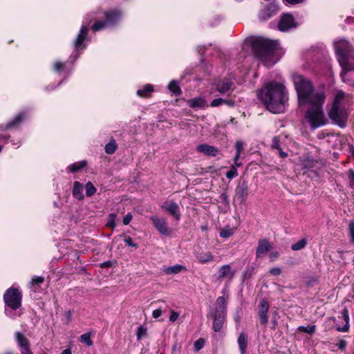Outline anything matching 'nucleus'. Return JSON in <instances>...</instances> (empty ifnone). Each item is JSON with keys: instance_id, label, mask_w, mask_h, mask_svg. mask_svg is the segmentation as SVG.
I'll use <instances>...</instances> for the list:
<instances>
[{"instance_id": "5701e85b", "label": "nucleus", "mask_w": 354, "mask_h": 354, "mask_svg": "<svg viewBox=\"0 0 354 354\" xmlns=\"http://www.w3.org/2000/svg\"><path fill=\"white\" fill-rule=\"evenodd\" d=\"M16 339L18 345L20 347V350L24 348H29L30 346L29 340L20 332L15 333Z\"/></svg>"}, {"instance_id": "c756f323", "label": "nucleus", "mask_w": 354, "mask_h": 354, "mask_svg": "<svg viewBox=\"0 0 354 354\" xmlns=\"http://www.w3.org/2000/svg\"><path fill=\"white\" fill-rule=\"evenodd\" d=\"M168 88L176 95H179L181 93L178 83L177 81L172 80L168 85Z\"/></svg>"}, {"instance_id": "a878e982", "label": "nucleus", "mask_w": 354, "mask_h": 354, "mask_svg": "<svg viewBox=\"0 0 354 354\" xmlns=\"http://www.w3.org/2000/svg\"><path fill=\"white\" fill-rule=\"evenodd\" d=\"M238 344L241 354H245L248 345V337L244 333H241L238 338Z\"/></svg>"}, {"instance_id": "c03bdc74", "label": "nucleus", "mask_w": 354, "mask_h": 354, "mask_svg": "<svg viewBox=\"0 0 354 354\" xmlns=\"http://www.w3.org/2000/svg\"><path fill=\"white\" fill-rule=\"evenodd\" d=\"M243 144L241 141H237L235 144L236 152V159H239L241 155V153L243 150Z\"/></svg>"}, {"instance_id": "09e8293b", "label": "nucleus", "mask_w": 354, "mask_h": 354, "mask_svg": "<svg viewBox=\"0 0 354 354\" xmlns=\"http://www.w3.org/2000/svg\"><path fill=\"white\" fill-rule=\"evenodd\" d=\"M348 176L349 178L350 186L352 189H354V171L351 169L349 170Z\"/></svg>"}, {"instance_id": "412c9836", "label": "nucleus", "mask_w": 354, "mask_h": 354, "mask_svg": "<svg viewBox=\"0 0 354 354\" xmlns=\"http://www.w3.org/2000/svg\"><path fill=\"white\" fill-rule=\"evenodd\" d=\"M72 193L76 199L82 200L84 198L83 187L80 182L75 181L74 183Z\"/></svg>"}, {"instance_id": "37998d69", "label": "nucleus", "mask_w": 354, "mask_h": 354, "mask_svg": "<svg viewBox=\"0 0 354 354\" xmlns=\"http://www.w3.org/2000/svg\"><path fill=\"white\" fill-rule=\"evenodd\" d=\"M271 147L274 149H280V138L274 136L272 140Z\"/></svg>"}, {"instance_id": "e433bc0d", "label": "nucleus", "mask_w": 354, "mask_h": 354, "mask_svg": "<svg viewBox=\"0 0 354 354\" xmlns=\"http://www.w3.org/2000/svg\"><path fill=\"white\" fill-rule=\"evenodd\" d=\"M107 25L106 21H96L91 27V29L96 32L102 30Z\"/></svg>"}, {"instance_id": "4d7b16f0", "label": "nucleus", "mask_w": 354, "mask_h": 354, "mask_svg": "<svg viewBox=\"0 0 354 354\" xmlns=\"http://www.w3.org/2000/svg\"><path fill=\"white\" fill-rule=\"evenodd\" d=\"M178 316H179L178 313H176L174 311H171V315L169 316V321L175 322L178 319Z\"/></svg>"}, {"instance_id": "ea45409f", "label": "nucleus", "mask_w": 354, "mask_h": 354, "mask_svg": "<svg viewBox=\"0 0 354 354\" xmlns=\"http://www.w3.org/2000/svg\"><path fill=\"white\" fill-rule=\"evenodd\" d=\"M115 218H116V214H115L111 213V214H109L106 225L108 227H110L113 228V229L115 228V226H116Z\"/></svg>"}, {"instance_id": "6ab92c4d", "label": "nucleus", "mask_w": 354, "mask_h": 354, "mask_svg": "<svg viewBox=\"0 0 354 354\" xmlns=\"http://www.w3.org/2000/svg\"><path fill=\"white\" fill-rule=\"evenodd\" d=\"M196 258L201 263H207L213 261L214 257L209 252H196Z\"/></svg>"}, {"instance_id": "a18cd8bd", "label": "nucleus", "mask_w": 354, "mask_h": 354, "mask_svg": "<svg viewBox=\"0 0 354 354\" xmlns=\"http://www.w3.org/2000/svg\"><path fill=\"white\" fill-rule=\"evenodd\" d=\"M204 346V340L199 339L194 342V348L196 351L201 350Z\"/></svg>"}, {"instance_id": "4be33fe9", "label": "nucleus", "mask_w": 354, "mask_h": 354, "mask_svg": "<svg viewBox=\"0 0 354 354\" xmlns=\"http://www.w3.org/2000/svg\"><path fill=\"white\" fill-rule=\"evenodd\" d=\"M24 118V114L19 113L12 120L9 122L6 125H1L0 127V129L1 130H7L12 127L17 126L23 120Z\"/></svg>"}, {"instance_id": "58836bf2", "label": "nucleus", "mask_w": 354, "mask_h": 354, "mask_svg": "<svg viewBox=\"0 0 354 354\" xmlns=\"http://www.w3.org/2000/svg\"><path fill=\"white\" fill-rule=\"evenodd\" d=\"M153 91V86L150 84H147L145 86V87L142 89H139L137 91V94L139 96L143 97L145 95H147L148 93Z\"/></svg>"}, {"instance_id": "de8ad7c7", "label": "nucleus", "mask_w": 354, "mask_h": 354, "mask_svg": "<svg viewBox=\"0 0 354 354\" xmlns=\"http://www.w3.org/2000/svg\"><path fill=\"white\" fill-rule=\"evenodd\" d=\"M146 334V329L142 326H139L137 330V338L138 339H141Z\"/></svg>"}, {"instance_id": "72a5a7b5", "label": "nucleus", "mask_w": 354, "mask_h": 354, "mask_svg": "<svg viewBox=\"0 0 354 354\" xmlns=\"http://www.w3.org/2000/svg\"><path fill=\"white\" fill-rule=\"evenodd\" d=\"M307 243V241L306 239H302L297 241V243H294L291 246V249L295 251L300 250L303 249Z\"/></svg>"}, {"instance_id": "2f4dec72", "label": "nucleus", "mask_w": 354, "mask_h": 354, "mask_svg": "<svg viewBox=\"0 0 354 354\" xmlns=\"http://www.w3.org/2000/svg\"><path fill=\"white\" fill-rule=\"evenodd\" d=\"M117 149V145L115 140L112 139L105 146V151L108 154H113Z\"/></svg>"}, {"instance_id": "603ef678", "label": "nucleus", "mask_w": 354, "mask_h": 354, "mask_svg": "<svg viewBox=\"0 0 354 354\" xmlns=\"http://www.w3.org/2000/svg\"><path fill=\"white\" fill-rule=\"evenodd\" d=\"M131 220H132V215L131 213H128L127 214H126L124 216L122 223L124 225H127L129 224V223L131 222Z\"/></svg>"}, {"instance_id": "2eb2a0df", "label": "nucleus", "mask_w": 354, "mask_h": 354, "mask_svg": "<svg viewBox=\"0 0 354 354\" xmlns=\"http://www.w3.org/2000/svg\"><path fill=\"white\" fill-rule=\"evenodd\" d=\"M107 25L113 26L122 17V12L118 10H111L104 13Z\"/></svg>"}, {"instance_id": "aec40b11", "label": "nucleus", "mask_w": 354, "mask_h": 354, "mask_svg": "<svg viewBox=\"0 0 354 354\" xmlns=\"http://www.w3.org/2000/svg\"><path fill=\"white\" fill-rule=\"evenodd\" d=\"M226 316L223 315H214V321H213V330L215 332L221 331L225 321Z\"/></svg>"}, {"instance_id": "052dcab7", "label": "nucleus", "mask_w": 354, "mask_h": 354, "mask_svg": "<svg viewBox=\"0 0 354 354\" xmlns=\"http://www.w3.org/2000/svg\"><path fill=\"white\" fill-rule=\"evenodd\" d=\"M278 151L279 155L281 158H285L288 156V153L282 150L280 147V149H277Z\"/></svg>"}, {"instance_id": "338daca9", "label": "nucleus", "mask_w": 354, "mask_h": 354, "mask_svg": "<svg viewBox=\"0 0 354 354\" xmlns=\"http://www.w3.org/2000/svg\"><path fill=\"white\" fill-rule=\"evenodd\" d=\"M221 197L222 198V199L223 200V201L226 203H228V198H227V196L226 194L223 193L221 195Z\"/></svg>"}, {"instance_id": "393cba45", "label": "nucleus", "mask_w": 354, "mask_h": 354, "mask_svg": "<svg viewBox=\"0 0 354 354\" xmlns=\"http://www.w3.org/2000/svg\"><path fill=\"white\" fill-rule=\"evenodd\" d=\"M205 100L202 97H195L188 100V105L192 108H203L205 106Z\"/></svg>"}, {"instance_id": "6e6d98bb", "label": "nucleus", "mask_w": 354, "mask_h": 354, "mask_svg": "<svg viewBox=\"0 0 354 354\" xmlns=\"http://www.w3.org/2000/svg\"><path fill=\"white\" fill-rule=\"evenodd\" d=\"M64 64L60 62H56L54 65V70L55 71H59L64 68Z\"/></svg>"}, {"instance_id": "13d9d810", "label": "nucleus", "mask_w": 354, "mask_h": 354, "mask_svg": "<svg viewBox=\"0 0 354 354\" xmlns=\"http://www.w3.org/2000/svg\"><path fill=\"white\" fill-rule=\"evenodd\" d=\"M161 315H162L161 309H156V310H153L152 313L153 317L155 319L160 317L161 316Z\"/></svg>"}, {"instance_id": "7ed1b4c3", "label": "nucleus", "mask_w": 354, "mask_h": 354, "mask_svg": "<svg viewBox=\"0 0 354 354\" xmlns=\"http://www.w3.org/2000/svg\"><path fill=\"white\" fill-rule=\"evenodd\" d=\"M251 44L255 56L266 66H271L278 61L276 55L279 46L277 41L259 37L252 39Z\"/></svg>"}, {"instance_id": "f03ea898", "label": "nucleus", "mask_w": 354, "mask_h": 354, "mask_svg": "<svg viewBox=\"0 0 354 354\" xmlns=\"http://www.w3.org/2000/svg\"><path fill=\"white\" fill-rule=\"evenodd\" d=\"M259 99L267 109L273 113H283L288 102L284 86L277 82H270L258 93Z\"/></svg>"}, {"instance_id": "9d476101", "label": "nucleus", "mask_w": 354, "mask_h": 354, "mask_svg": "<svg viewBox=\"0 0 354 354\" xmlns=\"http://www.w3.org/2000/svg\"><path fill=\"white\" fill-rule=\"evenodd\" d=\"M269 303L264 299L259 301L258 308V315L262 325L266 326L268 322V312L269 310Z\"/></svg>"}, {"instance_id": "49530a36", "label": "nucleus", "mask_w": 354, "mask_h": 354, "mask_svg": "<svg viewBox=\"0 0 354 354\" xmlns=\"http://www.w3.org/2000/svg\"><path fill=\"white\" fill-rule=\"evenodd\" d=\"M223 104V98H216V99H214L212 102H211V106L212 107H216V106H218L221 104Z\"/></svg>"}, {"instance_id": "dca6fc26", "label": "nucleus", "mask_w": 354, "mask_h": 354, "mask_svg": "<svg viewBox=\"0 0 354 354\" xmlns=\"http://www.w3.org/2000/svg\"><path fill=\"white\" fill-rule=\"evenodd\" d=\"M232 86L233 82L227 79L219 80L214 84L215 90L220 93H227L231 89Z\"/></svg>"}, {"instance_id": "f3484780", "label": "nucleus", "mask_w": 354, "mask_h": 354, "mask_svg": "<svg viewBox=\"0 0 354 354\" xmlns=\"http://www.w3.org/2000/svg\"><path fill=\"white\" fill-rule=\"evenodd\" d=\"M236 272L232 270L230 265L222 266L218 270V279H221L223 278L227 277L230 280H232L235 275Z\"/></svg>"}, {"instance_id": "79ce46f5", "label": "nucleus", "mask_w": 354, "mask_h": 354, "mask_svg": "<svg viewBox=\"0 0 354 354\" xmlns=\"http://www.w3.org/2000/svg\"><path fill=\"white\" fill-rule=\"evenodd\" d=\"M226 177L229 179H232L238 176V171L234 167H232L230 170L227 171L225 174Z\"/></svg>"}, {"instance_id": "f704fd0d", "label": "nucleus", "mask_w": 354, "mask_h": 354, "mask_svg": "<svg viewBox=\"0 0 354 354\" xmlns=\"http://www.w3.org/2000/svg\"><path fill=\"white\" fill-rule=\"evenodd\" d=\"M86 195L88 197L92 196L96 192V188L93 186V183L88 182L85 185Z\"/></svg>"}, {"instance_id": "0e129e2a", "label": "nucleus", "mask_w": 354, "mask_h": 354, "mask_svg": "<svg viewBox=\"0 0 354 354\" xmlns=\"http://www.w3.org/2000/svg\"><path fill=\"white\" fill-rule=\"evenodd\" d=\"M111 266H112V263L110 261H104V263H102L101 264L102 268H108V267H111Z\"/></svg>"}, {"instance_id": "680f3d73", "label": "nucleus", "mask_w": 354, "mask_h": 354, "mask_svg": "<svg viewBox=\"0 0 354 354\" xmlns=\"http://www.w3.org/2000/svg\"><path fill=\"white\" fill-rule=\"evenodd\" d=\"M21 354H33L29 348H24L20 350Z\"/></svg>"}, {"instance_id": "69168bd1", "label": "nucleus", "mask_w": 354, "mask_h": 354, "mask_svg": "<svg viewBox=\"0 0 354 354\" xmlns=\"http://www.w3.org/2000/svg\"><path fill=\"white\" fill-rule=\"evenodd\" d=\"M278 256H279V252H272L270 255L272 261H273L274 259L278 257Z\"/></svg>"}, {"instance_id": "b1692460", "label": "nucleus", "mask_w": 354, "mask_h": 354, "mask_svg": "<svg viewBox=\"0 0 354 354\" xmlns=\"http://www.w3.org/2000/svg\"><path fill=\"white\" fill-rule=\"evenodd\" d=\"M342 317L345 321L346 324L343 327H337V330L339 332H347L349 329V315L348 310L344 308L342 311Z\"/></svg>"}, {"instance_id": "20e7f679", "label": "nucleus", "mask_w": 354, "mask_h": 354, "mask_svg": "<svg viewBox=\"0 0 354 354\" xmlns=\"http://www.w3.org/2000/svg\"><path fill=\"white\" fill-rule=\"evenodd\" d=\"M335 48L337 55V59L342 68L341 76L344 82H346L347 72L354 69V49L350 44L341 39L335 43Z\"/></svg>"}, {"instance_id": "7c9ffc66", "label": "nucleus", "mask_w": 354, "mask_h": 354, "mask_svg": "<svg viewBox=\"0 0 354 354\" xmlns=\"http://www.w3.org/2000/svg\"><path fill=\"white\" fill-rule=\"evenodd\" d=\"M317 162L309 157L304 158L301 161V165L305 168H313L315 167Z\"/></svg>"}, {"instance_id": "3c124183", "label": "nucleus", "mask_w": 354, "mask_h": 354, "mask_svg": "<svg viewBox=\"0 0 354 354\" xmlns=\"http://www.w3.org/2000/svg\"><path fill=\"white\" fill-rule=\"evenodd\" d=\"M348 229L351 236V241L354 243V221H351L348 225Z\"/></svg>"}, {"instance_id": "ddd939ff", "label": "nucleus", "mask_w": 354, "mask_h": 354, "mask_svg": "<svg viewBox=\"0 0 354 354\" xmlns=\"http://www.w3.org/2000/svg\"><path fill=\"white\" fill-rule=\"evenodd\" d=\"M272 247L268 240L263 239L258 241V246L256 250L257 258L262 257L265 254L271 250Z\"/></svg>"}, {"instance_id": "e2e57ef3", "label": "nucleus", "mask_w": 354, "mask_h": 354, "mask_svg": "<svg viewBox=\"0 0 354 354\" xmlns=\"http://www.w3.org/2000/svg\"><path fill=\"white\" fill-rule=\"evenodd\" d=\"M286 2L290 4H297L303 2L304 0H285Z\"/></svg>"}, {"instance_id": "4468645a", "label": "nucleus", "mask_w": 354, "mask_h": 354, "mask_svg": "<svg viewBox=\"0 0 354 354\" xmlns=\"http://www.w3.org/2000/svg\"><path fill=\"white\" fill-rule=\"evenodd\" d=\"M197 151L208 156H216L218 153V149L207 144H201L196 147Z\"/></svg>"}, {"instance_id": "a211bd4d", "label": "nucleus", "mask_w": 354, "mask_h": 354, "mask_svg": "<svg viewBox=\"0 0 354 354\" xmlns=\"http://www.w3.org/2000/svg\"><path fill=\"white\" fill-rule=\"evenodd\" d=\"M88 33V26L82 25L74 44L76 48H80L83 41L85 40Z\"/></svg>"}, {"instance_id": "c9c22d12", "label": "nucleus", "mask_w": 354, "mask_h": 354, "mask_svg": "<svg viewBox=\"0 0 354 354\" xmlns=\"http://www.w3.org/2000/svg\"><path fill=\"white\" fill-rule=\"evenodd\" d=\"M234 230L230 227H224L221 232H220V236L222 238H229L234 234Z\"/></svg>"}, {"instance_id": "473e14b6", "label": "nucleus", "mask_w": 354, "mask_h": 354, "mask_svg": "<svg viewBox=\"0 0 354 354\" xmlns=\"http://www.w3.org/2000/svg\"><path fill=\"white\" fill-rule=\"evenodd\" d=\"M315 325H308L307 326H300L297 328L298 331L306 333L308 334H313L315 332Z\"/></svg>"}, {"instance_id": "4c0bfd02", "label": "nucleus", "mask_w": 354, "mask_h": 354, "mask_svg": "<svg viewBox=\"0 0 354 354\" xmlns=\"http://www.w3.org/2000/svg\"><path fill=\"white\" fill-rule=\"evenodd\" d=\"M44 281V278L41 276L39 277H34L32 278L31 284L34 287V291H37V286H39L43 283Z\"/></svg>"}, {"instance_id": "f257e3e1", "label": "nucleus", "mask_w": 354, "mask_h": 354, "mask_svg": "<svg viewBox=\"0 0 354 354\" xmlns=\"http://www.w3.org/2000/svg\"><path fill=\"white\" fill-rule=\"evenodd\" d=\"M292 82L297 93L299 105H308V109L305 119L312 129H315L327 123L323 112L325 94L322 91H317L309 80L302 75L293 74Z\"/></svg>"}, {"instance_id": "0eeeda50", "label": "nucleus", "mask_w": 354, "mask_h": 354, "mask_svg": "<svg viewBox=\"0 0 354 354\" xmlns=\"http://www.w3.org/2000/svg\"><path fill=\"white\" fill-rule=\"evenodd\" d=\"M297 26V24L295 21L294 17L289 13L283 14L278 23L279 30L283 32Z\"/></svg>"}, {"instance_id": "bb28decb", "label": "nucleus", "mask_w": 354, "mask_h": 354, "mask_svg": "<svg viewBox=\"0 0 354 354\" xmlns=\"http://www.w3.org/2000/svg\"><path fill=\"white\" fill-rule=\"evenodd\" d=\"M182 270H186V268L185 266L179 264L165 268L163 270L164 272L167 274H176Z\"/></svg>"}, {"instance_id": "39448f33", "label": "nucleus", "mask_w": 354, "mask_h": 354, "mask_svg": "<svg viewBox=\"0 0 354 354\" xmlns=\"http://www.w3.org/2000/svg\"><path fill=\"white\" fill-rule=\"evenodd\" d=\"M344 93L342 91L337 92L332 109L328 113L329 118L341 127L345 126L347 118V113L344 102Z\"/></svg>"}, {"instance_id": "774afa93", "label": "nucleus", "mask_w": 354, "mask_h": 354, "mask_svg": "<svg viewBox=\"0 0 354 354\" xmlns=\"http://www.w3.org/2000/svg\"><path fill=\"white\" fill-rule=\"evenodd\" d=\"M71 353H72V352L70 348H66L61 353V354H71Z\"/></svg>"}, {"instance_id": "6e6552de", "label": "nucleus", "mask_w": 354, "mask_h": 354, "mask_svg": "<svg viewBox=\"0 0 354 354\" xmlns=\"http://www.w3.org/2000/svg\"><path fill=\"white\" fill-rule=\"evenodd\" d=\"M150 219L152 221L153 224L156 229L162 235L168 236L171 233L166 219L164 218H158L155 216H151Z\"/></svg>"}, {"instance_id": "8fccbe9b", "label": "nucleus", "mask_w": 354, "mask_h": 354, "mask_svg": "<svg viewBox=\"0 0 354 354\" xmlns=\"http://www.w3.org/2000/svg\"><path fill=\"white\" fill-rule=\"evenodd\" d=\"M124 241L129 246L137 248L138 247L137 243H133L132 239L130 236H124Z\"/></svg>"}, {"instance_id": "5fc2aeb1", "label": "nucleus", "mask_w": 354, "mask_h": 354, "mask_svg": "<svg viewBox=\"0 0 354 354\" xmlns=\"http://www.w3.org/2000/svg\"><path fill=\"white\" fill-rule=\"evenodd\" d=\"M337 346L338 348L340 349V350H344L346 347V345H347V342L344 340V339H341L338 343H337Z\"/></svg>"}, {"instance_id": "1a4fd4ad", "label": "nucleus", "mask_w": 354, "mask_h": 354, "mask_svg": "<svg viewBox=\"0 0 354 354\" xmlns=\"http://www.w3.org/2000/svg\"><path fill=\"white\" fill-rule=\"evenodd\" d=\"M248 195L249 187L248 183L245 180L240 181L235 189L236 197L240 201L241 203H244Z\"/></svg>"}, {"instance_id": "9b49d317", "label": "nucleus", "mask_w": 354, "mask_h": 354, "mask_svg": "<svg viewBox=\"0 0 354 354\" xmlns=\"http://www.w3.org/2000/svg\"><path fill=\"white\" fill-rule=\"evenodd\" d=\"M161 207L167 212L170 215L174 216L176 220H179L180 214L179 212L178 205L174 201L165 202Z\"/></svg>"}, {"instance_id": "c85d7f7f", "label": "nucleus", "mask_w": 354, "mask_h": 354, "mask_svg": "<svg viewBox=\"0 0 354 354\" xmlns=\"http://www.w3.org/2000/svg\"><path fill=\"white\" fill-rule=\"evenodd\" d=\"M274 15L273 11L271 10L270 7H267L262 10L259 13V18L261 21H266L270 19Z\"/></svg>"}, {"instance_id": "f8f14e48", "label": "nucleus", "mask_w": 354, "mask_h": 354, "mask_svg": "<svg viewBox=\"0 0 354 354\" xmlns=\"http://www.w3.org/2000/svg\"><path fill=\"white\" fill-rule=\"evenodd\" d=\"M227 299L225 297H218L215 303V313L216 315L226 316L227 315Z\"/></svg>"}, {"instance_id": "a19ab883", "label": "nucleus", "mask_w": 354, "mask_h": 354, "mask_svg": "<svg viewBox=\"0 0 354 354\" xmlns=\"http://www.w3.org/2000/svg\"><path fill=\"white\" fill-rule=\"evenodd\" d=\"M80 341L85 343L87 346H91L93 345V342L91 339L89 333H84L80 336Z\"/></svg>"}, {"instance_id": "423d86ee", "label": "nucleus", "mask_w": 354, "mask_h": 354, "mask_svg": "<svg viewBox=\"0 0 354 354\" xmlns=\"http://www.w3.org/2000/svg\"><path fill=\"white\" fill-rule=\"evenodd\" d=\"M22 295L17 288H8L3 295L6 304L12 310L18 309L21 305Z\"/></svg>"}, {"instance_id": "cd10ccee", "label": "nucleus", "mask_w": 354, "mask_h": 354, "mask_svg": "<svg viewBox=\"0 0 354 354\" xmlns=\"http://www.w3.org/2000/svg\"><path fill=\"white\" fill-rule=\"evenodd\" d=\"M86 161L82 160L77 162H75L69 166V169L72 173H75L82 168L85 167L86 166Z\"/></svg>"}, {"instance_id": "bf43d9fd", "label": "nucleus", "mask_w": 354, "mask_h": 354, "mask_svg": "<svg viewBox=\"0 0 354 354\" xmlns=\"http://www.w3.org/2000/svg\"><path fill=\"white\" fill-rule=\"evenodd\" d=\"M223 104H227L229 106H234L235 102L233 100L223 99Z\"/></svg>"}, {"instance_id": "864d4df0", "label": "nucleus", "mask_w": 354, "mask_h": 354, "mask_svg": "<svg viewBox=\"0 0 354 354\" xmlns=\"http://www.w3.org/2000/svg\"><path fill=\"white\" fill-rule=\"evenodd\" d=\"M269 272L274 276H279L281 273V269L280 268H273L269 270Z\"/></svg>"}]
</instances>
